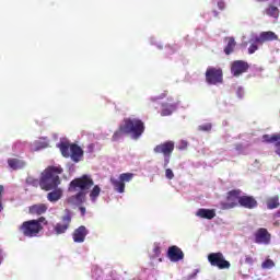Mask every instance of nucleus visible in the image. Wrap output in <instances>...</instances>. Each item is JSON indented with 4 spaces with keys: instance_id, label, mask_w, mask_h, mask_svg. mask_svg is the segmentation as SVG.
I'll return each instance as SVG.
<instances>
[{
    "instance_id": "393cba45",
    "label": "nucleus",
    "mask_w": 280,
    "mask_h": 280,
    "mask_svg": "<svg viewBox=\"0 0 280 280\" xmlns=\"http://www.w3.org/2000/svg\"><path fill=\"white\" fill-rule=\"evenodd\" d=\"M176 110V104H167L164 103L162 104V112L161 115L162 117H168V115H172Z\"/></svg>"
},
{
    "instance_id": "1a4fd4ad",
    "label": "nucleus",
    "mask_w": 280,
    "mask_h": 280,
    "mask_svg": "<svg viewBox=\"0 0 280 280\" xmlns=\"http://www.w3.org/2000/svg\"><path fill=\"white\" fill-rule=\"evenodd\" d=\"M208 261L214 268H219V270H229V268H231V262H229V260L224 258V254L220 252L209 254Z\"/></svg>"
},
{
    "instance_id": "9d476101",
    "label": "nucleus",
    "mask_w": 280,
    "mask_h": 280,
    "mask_svg": "<svg viewBox=\"0 0 280 280\" xmlns=\"http://www.w3.org/2000/svg\"><path fill=\"white\" fill-rule=\"evenodd\" d=\"M69 226H71V214L63 215L62 222L55 224L52 230H48L47 235H62L69 231Z\"/></svg>"
},
{
    "instance_id": "20e7f679",
    "label": "nucleus",
    "mask_w": 280,
    "mask_h": 280,
    "mask_svg": "<svg viewBox=\"0 0 280 280\" xmlns=\"http://www.w3.org/2000/svg\"><path fill=\"white\" fill-rule=\"evenodd\" d=\"M122 126L125 127L126 135H130L131 139H140L145 132V124L139 118H125L122 120Z\"/></svg>"
},
{
    "instance_id": "cd10ccee",
    "label": "nucleus",
    "mask_w": 280,
    "mask_h": 280,
    "mask_svg": "<svg viewBox=\"0 0 280 280\" xmlns=\"http://www.w3.org/2000/svg\"><path fill=\"white\" fill-rule=\"evenodd\" d=\"M235 45H236L235 38L230 37V38L228 39V45H226L225 48H224V54H225L226 56H231V54H233V51L235 50Z\"/></svg>"
},
{
    "instance_id": "423d86ee",
    "label": "nucleus",
    "mask_w": 280,
    "mask_h": 280,
    "mask_svg": "<svg viewBox=\"0 0 280 280\" xmlns=\"http://www.w3.org/2000/svg\"><path fill=\"white\" fill-rule=\"evenodd\" d=\"M93 185H95V182H93V177H91V175H82L81 177L74 178L70 182L69 191H78V189L86 191L91 189Z\"/></svg>"
},
{
    "instance_id": "79ce46f5",
    "label": "nucleus",
    "mask_w": 280,
    "mask_h": 280,
    "mask_svg": "<svg viewBox=\"0 0 280 280\" xmlns=\"http://www.w3.org/2000/svg\"><path fill=\"white\" fill-rule=\"evenodd\" d=\"M79 210L81 211V215H86V208L80 207Z\"/></svg>"
},
{
    "instance_id": "a211bd4d",
    "label": "nucleus",
    "mask_w": 280,
    "mask_h": 280,
    "mask_svg": "<svg viewBox=\"0 0 280 280\" xmlns=\"http://www.w3.org/2000/svg\"><path fill=\"white\" fill-rule=\"evenodd\" d=\"M47 209H49V207L46 203H35L28 207V213L31 215H43L47 213Z\"/></svg>"
},
{
    "instance_id": "37998d69",
    "label": "nucleus",
    "mask_w": 280,
    "mask_h": 280,
    "mask_svg": "<svg viewBox=\"0 0 280 280\" xmlns=\"http://www.w3.org/2000/svg\"><path fill=\"white\" fill-rule=\"evenodd\" d=\"M165 97H167V91H165L164 93H162V94L160 95V100H163V98H165Z\"/></svg>"
},
{
    "instance_id": "a18cd8bd",
    "label": "nucleus",
    "mask_w": 280,
    "mask_h": 280,
    "mask_svg": "<svg viewBox=\"0 0 280 280\" xmlns=\"http://www.w3.org/2000/svg\"><path fill=\"white\" fill-rule=\"evenodd\" d=\"M213 14H214V16H218L219 13H218V11H213Z\"/></svg>"
},
{
    "instance_id": "bb28decb",
    "label": "nucleus",
    "mask_w": 280,
    "mask_h": 280,
    "mask_svg": "<svg viewBox=\"0 0 280 280\" xmlns=\"http://www.w3.org/2000/svg\"><path fill=\"white\" fill-rule=\"evenodd\" d=\"M124 135L126 133V128L124 127V124L119 125L118 130L114 132L112 136V141H119V139L124 138Z\"/></svg>"
},
{
    "instance_id": "f257e3e1",
    "label": "nucleus",
    "mask_w": 280,
    "mask_h": 280,
    "mask_svg": "<svg viewBox=\"0 0 280 280\" xmlns=\"http://www.w3.org/2000/svg\"><path fill=\"white\" fill-rule=\"evenodd\" d=\"M65 172L60 166H48L42 173L39 178V187L44 191H51V189H57L60 185V176Z\"/></svg>"
},
{
    "instance_id": "e433bc0d",
    "label": "nucleus",
    "mask_w": 280,
    "mask_h": 280,
    "mask_svg": "<svg viewBox=\"0 0 280 280\" xmlns=\"http://www.w3.org/2000/svg\"><path fill=\"white\" fill-rule=\"evenodd\" d=\"M3 185H0V212L3 211V203H1V196H3Z\"/></svg>"
},
{
    "instance_id": "f704fd0d",
    "label": "nucleus",
    "mask_w": 280,
    "mask_h": 280,
    "mask_svg": "<svg viewBox=\"0 0 280 280\" xmlns=\"http://www.w3.org/2000/svg\"><path fill=\"white\" fill-rule=\"evenodd\" d=\"M257 49H259V47L257 46V43L255 42V44H252L248 48V54H255V51H257Z\"/></svg>"
},
{
    "instance_id": "a878e982",
    "label": "nucleus",
    "mask_w": 280,
    "mask_h": 280,
    "mask_svg": "<svg viewBox=\"0 0 280 280\" xmlns=\"http://www.w3.org/2000/svg\"><path fill=\"white\" fill-rule=\"evenodd\" d=\"M267 209H279L280 202H279V196L276 195L273 197H269L266 200Z\"/></svg>"
},
{
    "instance_id": "c03bdc74",
    "label": "nucleus",
    "mask_w": 280,
    "mask_h": 280,
    "mask_svg": "<svg viewBox=\"0 0 280 280\" xmlns=\"http://www.w3.org/2000/svg\"><path fill=\"white\" fill-rule=\"evenodd\" d=\"M276 217L280 218V210L277 211Z\"/></svg>"
},
{
    "instance_id": "0eeeda50",
    "label": "nucleus",
    "mask_w": 280,
    "mask_h": 280,
    "mask_svg": "<svg viewBox=\"0 0 280 280\" xmlns=\"http://www.w3.org/2000/svg\"><path fill=\"white\" fill-rule=\"evenodd\" d=\"M206 82L210 86H218L224 82V72L222 68L208 67L206 70Z\"/></svg>"
},
{
    "instance_id": "ddd939ff",
    "label": "nucleus",
    "mask_w": 280,
    "mask_h": 280,
    "mask_svg": "<svg viewBox=\"0 0 280 280\" xmlns=\"http://www.w3.org/2000/svg\"><path fill=\"white\" fill-rule=\"evenodd\" d=\"M167 257L171 261L176 262L185 259V253H183V249H180V247L173 245L168 247Z\"/></svg>"
},
{
    "instance_id": "2f4dec72",
    "label": "nucleus",
    "mask_w": 280,
    "mask_h": 280,
    "mask_svg": "<svg viewBox=\"0 0 280 280\" xmlns=\"http://www.w3.org/2000/svg\"><path fill=\"white\" fill-rule=\"evenodd\" d=\"M26 184L31 185L32 187H38V185H40V179L28 176L26 178Z\"/></svg>"
},
{
    "instance_id": "5701e85b",
    "label": "nucleus",
    "mask_w": 280,
    "mask_h": 280,
    "mask_svg": "<svg viewBox=\"0 0 280 280\" xmlns=\"http://www.w3.org/2000/svg\"><path fill=\"white\" fill-rule=\"evenodd\" d=\"M110 184L118 194H124V191H126V184H124L121 179H115L112 177Z\"/></svg>"
},
{
    "instance_id": "4468645a",
    "label": "nucleus",
    "mask_w": 280,
    "mask_h": 280,
    "mask_svg": "<svg viewBox=\"0 0 280 280\" xmlns=\"http://www.w3.org/2000/svg\"><path fill=\"white\" fill-rule=\"evenodd\" d=\"M258 205L257 199L253 196L244 195L240 198V207L244 209H257Z\"/></svg>"
},
{
    "instance_id": "f03ea898",
    "label": "nucleus",
    "mask_w": 280,
    "mask_h": 280,
    "mask_svg": "<svg viewBox=\"0 0 280 280\" xmlns=\"http://www.w3.org/2000/svg\"><path fill=\"white\" fill-rule=\"evenodd\" d=\"M49 225V221L45 217H40L38 219H33L28 221H24L20 226L19 231L24 235V237H38L40 231H43L44 226Z\"/></svg>"
},
{
    "instance_id": "2eb2a0df",
    "label": "nucleus",
    "mask_w": 280,
    "mask_h": 280,
    "mask_svg": "<svg viewBox=\"0 0 280 280\" xmlns=\"http://www.w3.org/2000/svg\"><path fill=\"white\" fill-rule=\"evenodd\" d=\"M89 235V230L86 226L81 225L78 229L74 230L72 233V240L75 242V244H82L86 240V236Z\"/></svg>"
},
{
    "instance_id": "c85d7f7f",
    "label": "nucleus",
    "mask_w": 280,
    "mask_h": 280,
    "mask_svg": "<svg viewBox=\"0 0 280 280\" xmlns=\"http://www.w3.org/2000/svg\"><path fill=\"white\" fill-rule=\"evenodd\" d=\"M100 194H102V188H100L98 185H95L90 191V200H92V202H95V200L100 198Z\"/></svg>"
},
{
    "instance_id": "412c9836",
    "label": "nucleus",
    "mask_w": 280,
    "mask_h": 280,
    "mask_svg": "<svg viewBox=\"0 0 280 280\" xmlns=\"http://www.w3.org/2000/svg\"><path fill=\"white\" fill-rule=\"evenodd\" d=\"M8 165L11 167V170H23L25 167L26 163L23 160L20 159H9Z\"/></svg>"
},
{
    "instance_id": "6ab92c4d",
    "label": "nucleus",
    "mask_w": 280,
    "mask_h": 280,
    "mask_svg": "<svg viewBox=\"0 0 280 280\" xmlns=\"http://www.w3.org/2000/svg\"><path fill=\"white\" fill-rule=\"evenodd\" d=\"M69 205H84L86 202V192L80 190L75 195L68 198Z\"/></svg>"
},
{
    "instance_id": "dca6fc26",
    "label": "nucleus",
    "mask_w": 280,
    "mask_h": 280,
    "mask_svg": "<svg viewBox=\"0 0 280 280\" xmlns=\"http://www.w3.org/2000/svg\"><path fill=\"white\" fill-rule=\"evenodd\" d=\"M272 40H279V36L272 31L261 32L259 37L255 38V43H259V45H264V43H270Z\"/></svg>"
},
{
    "instance_id": "f8f14e48",
    "label": "nucleus",
    "mask_w": 280,
    "mask_h": 280,
    "mask_svg": "<svg viewBox=\"0 0 280 280\" xmlns=\"http://www.w3.org/2000/svg\"><path fill=\"white\" fill-rule=\"evenodd\" d=\"M255 244H264L268 246L272 240V235L268 232V229L260 228L254 233Z\"/></svg>"
},
{
    "instance_id": "c756f323",
    "label": "nucleus",
    "mask_w": 280,
    "mask_h": 280,
    "mask_svg": "<svg viewBox=\"0 0 280 280\" xmlns=\"http://www.w3.org/2000/svg\"><path fill=\"white\" fill-rule=\"evenodd\" d=\"M275 260L267 258L265 259V261L261 262V268L262 270H270L272 268H275Z\"/></svg>"
},
{
    "instance_id": "aec40b11",
    "label": "nucleus",
    "mask_w": 280,
    "mask_h": 280,
    "mask_svg": "<svg viewBox=\"0 0 280 280\" xmlns=\"http://www.w3.org/2000/svg\"><path fill=\"white\" fill-rule=\"evenodd\" d=\"M196 215L198 218H202L203 220H213L215 218V210L213 209H205L200 208L197 212Z\"/></svg>"
},
{
    "instance_id": "a19ab883",
    "label": "nucleus",
    "mask_w": 280,
    "mask_h": 280,
    "mask_svg": "<svg viewBox=\"0 0 280 280\" xmlns=\"http://www.w3.org/2000/svg\"><path fill=\"white\" fill-rule=\"evenodd\" d=\"M37 148H36V150H40V148H47V144H45V143H40V142H37Z\"/></svg>"
},
{
    "instance_id": "4be33fe9",
    "label": "nucleus",
    "mask_w": 280,
    "mask_h": 280,
    "mask_svg": "<svg viewBox=\"0 0 280 280\" xmlns=\"http://www.w3.org/2000/svg\"><path fill=\"white\" fill-rule=\"evenodd\" d=\"M62 198V190L60 188H55V190L47 194V200L49 202H58Z\"/></svg>"
},
{
    "instance_id": "58836bf2",
    "label": "nucleus",
    "mask_w": 280,
    "mask_h": 280,
    "mask_svg": "<svg viewBox=\"0 0 280 280\" xmlns=\"http://www.w3.org/2000/svg\"><path fill=\"white\" fill-rule=\"evenodd\" d=\"M154 255H156L158 257L161 255V247L159 245H155V247L153 248Z\"/></svg>"
},
{
    "instance_id": "4c0bfd02",
    "label": "nucleus",
    "mask_w": 280,
    "mask_h": 280,
    "mask_svg": "<svg viewBox=\"0 0 280 280\" xmlns=\"http://www.w3.org/2000/svg\"><path fill=\"white\" fill-rule=\"evenodd\" d=\"M217 5L219 10H225L226 8V3L223 0H220Z\"/></svg>"
},
{
    "instance_id": "9b49d317",
    "label": "nucleus",
    "mask_w": 280,
    "mask_h": 280,
    "mask_svg": "<svg viewBox=\"0 0 280 280\" xmlns=\"http://www.w3.org/2000/svg\"><path fill=\"white\" fill-rule=\"evenodd\" d=\"M250 69V65L244 60H235L231 63V73L234 78H240Z\"/></svg>"
},
{
    "instance_id": "6e6552de",
    "label": "nucleus",
    "mask_w": 280,
    "mask_h": 280,
    "mask_svg": "<svg viewBox=\"0 0 280 280\" xmlns=\"http://www.w3.org/2000/svg\"><path fill=\"white\" fill-rule=\"evenodd\" d=\"M242 198V190L233 189L226 192V201L221 202V209L229 210L240 207V199Z\"/></svg>"
},
{
    "instance_id": "7ed1b4c3",
    "label": "nucleus",
    "mask_w": 280,
    "mask_h": 280,
    "mask_svg": "<svg viewBox=\"0 0 280 280\" xmlns=\"http://www.w3.org/2000/svg\"><path fill=\"white\" fill-rule=\"evenodd\" d=\"M65 159H71L73 163H80L84 156V150L77 143L60 142L57 144Z\"/></svg>"
},
{
    "instance_id": "72a5a7b5",
    "label": "nucleus",
    "mask_w": 280,
    "mask_h": 280,
    "mask_svg": "<svg viewBox=\"0 0 280 280\" xmlns=\"http://www.w3.org/2000/svg\"><path fill=\"white\" fill-rule=\"evenodd\" d=\"M165 177H166L168 180L174 179V172L172 171V168H166V170H165Z\"/></svg>"
},
{
    "instance_id": "7c9ffc66",
    "label": "nucleus",
    "mask_w": 280,
    "mask_h": 280,
    "mask_svg": "<svg viewBox=\"0 0 280 280\" xmlns=\"http://www.w3.org/2000/svg\"><path fill=\"white\" fill-rule=\"evenodd\" d=\"M135 178V174L132 173H122L119 175V180H121L124 184L130 183Z\"/></svg>"
},
{
    "instance_id": "49530a36",
    "label": "nucleus",
    "mask_w": 280,
    "mask_h": 280,
    "mask_svg": "<svg viewBox=\"0 0 280 280\" xmlns=\"http://www.w3.org/2000/svg\"><path fill=\"white\" fill-rule=\"evenodd\" d=\"M256 1H268V0H256Z\"/></svg>"
},
{
    "instance_id": "c9c22d12",
    "label": "nucleus",
    "mask_w": 280,
    "mask_h": 280,
    "mask_svg": "<svg viewBox=\"0 0 280 280\" xmlns=\"http://www.w3.org/2000/svg\"><path fill=\"white\" fill-rule=\"evenodd\" d=\"M245 264L253 266V264H255V259H253L252 256H245Z\"/></svg>"
},
{
    "instance_id": "f3484780",
    "label": "nucleus",
    "mask_w": 280,
    "mask_h": 280,
    "mask_svg": "<svg viewBox=\"0 0 280 280\" xmlns=\"http://www.w3.org/2000/svg\"><path fill=\"white\" fill-rule=\"evenodd\" d=\"M262 141L265 143H275L276 148V154L280 156V133H273V135H264Z\"/></svg>"
},
{
    "instance_id": "ea45409f",
    "label": "nucleus",
    "mask_w": 280,
    "mask_h": 280,
    "mask_svg": "<svg viewBox=\"0 0 280 280\" xmlns=\"http://www.w3.org/2000/svg\"><path fill=\"white\" fill-rule=\"evenodd\" d=\"M235 150L237 152H242V150H244V145L242 143H237V144H235Z\"/></svg>"
},
{
    "instance_id": "473e14b6",
    "label": "nucleus",
    "mask_w": 280,
    "mask_h": 280,
    "mask_svg": "<svg viewBox=\"0 0 280 280\" xmlns=\"http://www.w3.org/2000/svg\"><path fill=\"white\" fill-rule=\"evenodd\" d=\"M211 128H213L212 125L210 122H207V124L200 125L198 127V130H200L201 132H211Z\"/></svg>"
},
{
    "instance_id": "b1692460",
    "label": "nucleus",
    "mask_w": 280,
    "mask_h": 280,
    "mask_svg": "<svg viewBox=\"0 0 280 280\" xmlns=\"http://www.w3.org/2000/svg\"><path fill=\"white\" fill-rule=\"evenodd\" d=\"M264 14L270 16L271 19H279V8L275 7L273 4H269L265 9Z\"/></svg>"
},
{
    "instance_id": "39448f33",
    "label": "nucleus",
    "mask_w": 280,
    "mask_h": 280,
    "mask_svg": "<svg viewBox=\"0 0 280 280\" xmlns=\"http://www.w3.org/2000/svg\"><path fill=\"white\" fill-rule=\"evenodd\" d=\"M174 141L168 140L163 143H160L154 147L153 152L155 154H163L164 156V165L163 167L166 170L167 165H170V159H172V154L174 152Z\"/></svg>"
}]
</instances>
